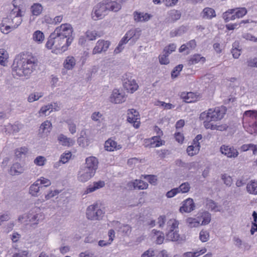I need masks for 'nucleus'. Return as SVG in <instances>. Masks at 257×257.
<instances>
[{"label": "nucleus", "mask_w": 257, "mask_h": 257, "mask_svg": "<svg viewBox=\"0 0 257 257\" xmlns=\"http://www.w3.org/2000/svg\"><path fill=\"white\" fill-rule=\"evenodd\" d=\"M98 161L96 158L94 157H89L87 158L85 160V166L83 168L90 171H92L94 173L98 168Z\"/></svg>", "instance_id": "7"}, {"label": "nucleus", "mask_w": 257, "mask_h": 257, "mask_svg": "<svg viewBox=\"0 0 257 257\" xmlns=\"http://www.w3.org/2000/svg\"><path fill=\"white\" fill-rule=\"evenodd\" d=\"M127 120L130 123L137 122V120L139 119V112L134 109H130L127 111Z\"/></svg>", "instance_id": "14"}, {"label": "nucleus", "mask_w": 257, "mask_h": 257, "mask_svg": "<svg viewBox=\"0 0 257 257\" xmlns=\"http://www.w3.org/2000/svg\"><path fill=\"white\" fill-rule=\"evenodd\" d=\"M171 22H174L180 19L181 16V13L178 10H173L169 13Z\"/></svg>", "instance_id": "28"}, {"label": "nucleus", "mask_w": 257, "mask_h": 257, "mask_svg": "<svg viewBox=\"0 0 257 257\" xmlns=\"http://www.w3.org/2000/svg\"><path fill=\"white\" fill-rule=\"evenodd\" d=\"M97 36L96 31H88L86 32V36L89 40H95Z\"/></svg>", "instance_id": "55"}, {"label": "nucleus", "mask_w": 257, "mask_h": 257, "mask_svg": "<svg viewBox=\"0 0 257 257\" xmlns=\"http://www.w3.org/2000/svg\"><path fill=\"white\" fill-rule=\"evenodd\" d=\"M206 207L210 209L211 211H220V210L218 209V206L217 205V203H215L213 200L210 199H206Z\"/></svg>", "instance_id": "29"}, {"label": "nucleus", "mask_w": 257, "mask_h": 257, "mask_svg": "<svg viewBox=\"0 0 257 257\" xmlns=\"http://www.w3.org/2000/svg\"><path fill=\"white\" fill-rule=\"evenodd\" d=\"M58 140L62 143L63 146H72L74 143L75 141L71 138H67L66 136L63 134H61L58 137Z\"/></svg>", "instance_id": "19"}, {"label": "nucleus", "mask_w": 257, "mask_h": 257, "mask_svg": "<svg viewBox=\"0 0 257 257\" xmlns=\"http://www.w3.org/2000/svg\"><path fill=\"white\" fill-rule=\"evenodd\" d=\"M187 222L190 227H196L201 225L196 218H188L187 219Z\"/></svg>", "instance_id": "44"}, {"label": "nucleus", "mask_w": 257, "mask_h": 257, "mask_svg": "<svg viewBox=\"0 0 257 257\" xmlns=\"http://www.w3.org/2000/svg\"><path fill=\"white\" fill-rule=\"evenodd\" d=\"M199 150V148L194 146V145H191L187 147V152L188 155L193 156L196 154Z\"/></svg>", "instance_id": "45"}, {"label": "nucleus", "mask_w": 257, "mask_h": 257, "mask_svg": "<svg viewBox=\"0 0 257 257\" xmlns=\"http://www.w3.org/2000/svg\"><path fill=\"white\" fill-rule=\"evenodd\" d=\"M82 133L83 132L82 131L81 134H82ZM77 141L79 145L83 148L88 146L90 143L89 139L87 137H84L83 135H81Z\"/></svg>", "instance_id": "27"}, {"label": "nucleus", "mask_w": 257, "mask_h": 257, "mask_svg": "<svg viewBox=\"0 0 257 257\" xmlns=\"http://www.w3.org/2000/svg\"><path fill=\"white\" fill-rule=\"evenodd\" d=\"M46 162V159L41 156H39L34 160V163L39 166H44Z\"/></svg>", "instance_id": "47"}, {"label": "nucleus", "mask_w": 257, "mask_h": 257, "mask_svg": "<svg viewBox=\"0 0 257 257\" xmlns=\"http://www.w3.org/2000/svg\"><path fill=\"white\" fill-rule=\"evenodd\" d=\"M43 95L42 92H36L31 93L28 97V101L30 102H32L34 101L38 100Z\"/></svg>", "instance_id": "41"}, {"label": "nucleus", "mask_w": 257, "mask_h": 257, "mask_svg": "<svg viewBox=\"0 0 257 257\" xmlns=\"http://www.w3.org/2000/svg\"><path fill=\"white\" fill-rule=\"evenodd\" d=\"M31 9L33 15L35 16H38L40 15L43 10L42 6L39 4H34L31 7Z\"/></svg>", "instance_id": "35"}, {"label": "nucleus", "mask_w": 257, "mask_h": 257, "mask_svg": "<svg viewBox=\"0 0 257 257\" xmlns=\"http://www.w3.org/2000/svg\"><path fill=\"white\" fill-rule=\"evenodd\" d=\"M38 59L34 56L23 53L14 59L12 74L19 77L29 76L38 66Z\"/></svg>", "instance_id": "1"}, {"label": "nucleus", "mask_w": 257, "mask_h": 257, "mask_svg": "<svg viewBox=\"0 0 257 257\" xmlns=\"http://www.w3.org/2000/svg\"><path fill=\"white\" fill-rule=\"evenodd\" d=\"M209 233L207 231L202 230L200 232V239L202 242H206L207 241L209 237Z\"/></svg>", "instance_id": "53"}, {"label": "nucleus", "mask_w": 257, "mask_h": 257, "mask_svg": "<svg viewBox=\"0 0 257 257\" xmlns=\"http://www.w3.org/2000/svg\"><path fill=\"white\" fill-rule=\"evenodd\" d=\"M235 11V10L229 9L223 13L222 17L226 23L229 22L230 20H234L236 18L235 14L232 15L234 13Z\"/></svg>", "instance_id": "21"}, {"label": "nucleus", "mask_w": 257, "mask_h": 257, "mask_svg": "<svg viewBox=\"0 0 257 257\" xmlns=\"http://www.w3.org/2000/svg\"><path fill=\"white\" fill-rule=\"evenodd\" d=\"M178 193H179L178 189L177 188H175L168 191L166 195L168 198H172L176 195Z\"/></svg>", "instance_id": "61"}, {"label": "nucleus", "mask_w": 257, "mask_h": 257, "mask_svg": "<svg viewBox=\"0 0 257 257\" xmlns=\"http://www.w3.org/2000/svg\"><path fill=\"white\" fill-rule=\"evenodd\" d=\"M200 61L204 62L205 61V58L204 57H201L199 54H195L190 57L188 62V64L189 65H194Z\"/></svg>", "instance_id": "26"}, {"label": "nucleus", "mask_w": 257, "mask_h": 257, "mask_svg": "<svg viewBox=\"0 0 257 257\" xmlns=\"http://www.w3.org/2000/svg\"><path fill=\"white\" fill-rule=\"evenodd\" d=\"M195 204L193 200L191 198H188L185 201L182 206L180 208V211L182 212H190L194 209Z\"/></svg>", "instance_id": "12"}, {"label": "nucleus", "mask_w": 257, "mask_h": 257, "mask_svg": "<svg viewBox=\"0 0 257 257\" xmlns=\"http://www.w3.org/2000/svg\"><path fill=\"white\" fill-rule=\"evenodd\" d=\"M69 126V131L71 134H74L76 132V125L72 122L69 121L67 122Z\"/></svg>", "instance_id": "64"}, {"label": "nucleus", "mask_w": 257, "mask_h": 257, "mask_svg": "<svg viewBox=\"0 0 257 257\" xmlns=\"http://www.w3.org/2000/svg\"><path fill=\"white\" fill-rule=\"evenodd\" d=\"M221 153L228 158H236L238 155L236 149L229 146L222 145L220 148Z\"/></svg>", "instance_id": "6"}, {"label": "nucleus", "mask_w": 257, "mask_h": 257, "mask_svg": "<svg viewBox=\"0 0 257 257\" xmlns=\"http://www.w3.org/2000/svg\"><path fill=\"white\" fill-rule=\"evenodd\" d=\"M123 85L124 88L127 91H131L132 93L136 91L138 88V85L135 80H124Z\"/></svg>", "instance_id": "13"}, {"label": "nucleus", "mask_w": 257, "mask_h": 257, "mask_svg": "<svg viewBox=\"0 0 257 257\" xmlns=\"http://www.w3.org/2000/svg\"><path fill=\"white\" fill-rule=\"evenodd\" d=\"M195 96V94L192 92H187V93L183 92L181 95V97L187 103H191L194 101Z\"/></svg>", "instance_id": "25"}, {"label": "nucleus", "mask_w": 257, "mask_h": 257, "mask_svg": "<svg viewBox=\"0 0 257 257\" xmlns=\"http://www.w3.org/2000/svg\"><path fill=\"white\" fill-rule=\"evenodd\" d=\"M185 27H180L178 29L174 31V32H170V36L172 37L180 36L184 32Z\"/></svg>", "instance_id": "52"}, {"label": "nucleus", "mask_w": 257, "mask_h": 257, "mask_svg": "<svg viewBox=\"0 0 257 257\" xmlns=\"http://www.w3.org/2000/svg\"><path fill=\"white\" fill-rule=\"evenodd\" d=\"M75 59L73 57L68 56L64 62V67L68 70L72 69L75 65Z\"/></svg>", "instance_id": "22"}, {"label": "nucleus", "mask_w": 257, "mask_h": 257, "mask_svg": "<svg viewBox=\"0 0 257 257\" xmlns=\"http://www.w3.org/2000/svg\"><path fill=\"white\" fill-rule=\"evenodd\" d=\"M178 0H163V2L167 7H172L175 5Z\"/></svg>", "instance_id": "63"}, {"label": "nucleus", "mask_w": 257, "mask_h": 257, "mask_svg": "<svg viewBox=\"0 0 257 257\" xmlns=\"http://www.w3.org/2000/svg\"><path fill=\"white\" fill-rule=\"evenodd\" d=\"M8 59V54L4 49H0V64L5 66Z\"/></svg>", "instance_id": "30"}, {"label": "nucleus", "mask_w": 257, "mask_h": 257, "mask_svg": "<svg viewBox=\"0 0 257 257\" xmlns=\"http://www.w3.org/2000/svg\"><path fill=\"white\" fill-rule=\"evenodd\" d=\"M169 55L166 53H163L159 57V62L162 65H167L169 63V60L168 58Z\"/></svg>", "instance_id": "46"}, {"label": "nucleus", "mask_w": 257, "mask_h": 257, "mask_svg": "<svg viewBox=\"0 0 257 257\" xmlns=\"http://www.w3.org/2000/svg\"><path fill=\"white\" fill-rule=\"evenodd\" d=\"M114 223L116 226L118 227L119 231H121L125 233H127L128 232H130V227L128 225L120 224L118 221H115Z\"/></svg>", "instance_id": "39"}, {"label": "nucleus", "mask_w": 257, "mask_h": 257, "mask_svg": "<svg viewBox=\"0 0 257 257\" xmlns=\"http://www.w3.org/2000/svg\"><path fill=\"white\" fill-rule=\"evenodd\" d=\"M232 10H235L234 14L236 18H242L245 15L247 12L245 8H237L232 9Z\"/></svg>", "instance_id": "34"}, {"label": "nucleus", "mask_w": 257, "mask_h": 257, "mask_svg": "<svg viewBox=\"0 0 257 257\" xmlns=\"http://www.w3.org/2000/svg\"><path fill=\"white\" fill-rule=\"evenodd\" d=\"M23 170L21 166V165L16 163H15L11 168L10 170V173L12 175H16L18 174H20L23 173Z\"/></svg>", "instance_id": "23"}, {"label": "nucleus", "mask_w": 257, "mask_h": 257, "mask_svg": "<svg viewBox=\"0 0 257 257\" xmlns=\"http://www.w3.org/2000/svg\"><path fill=\"white\" fill-rule=\"evenodd\" d=\"M52 124L50 121L47 120L44 121L41 125L40 127V130H42L43 133H49L51 130Z\"/></svg>", "instance_id": "36"}, {"label": "nucleus", "mask_w": 257, "mask_h": 257, "mask_svg": "<svg viewBox=\"0 0 257 257\" xmlns=\"http://www.w3.org/2000/svg\"><path fill=\"white\" fill-rule=\"evenodd\" d=\"M206 251V249L204 248L199 251L187 252L184 253V255L185 257H198V256L204 253Z\"/></svg>", "instance_id": "37"}, {"label": "nucleus", "mask_w": 257, "mask_h": 257, "mask_svg": "<svg viewBox=\"0 0 257 257\" xmlns=\"http://www.w3.org/2000/svg\"><path fill=\"white\" fill-rule=\"evenodd\" d=\"M109 45L110 42L108 41H104L103 40H99L93 50V54L100 53L102 52H105L108 49Z\"/></svg>", "instance_id": "8"}, {"label": "nucleus", "mask_w": 257, "mask_h": 257, "mask_svg": "<svg viewBox=\"0 0 257 257\" xmlns=\"http://www.w3.org/2000/svg\"><path fill=\"white\" fill-rule=\"evenodd\" d=\"M107 1L104 0L97 4L93 8L92 18L94 21L101 19L105 16V12L108 10L106 5Z\"/></svg>", "instance_id": "4"}, {"label": "nucleus", "mask_w": 257, "mask_h": 257, "mask_svg": "<svg viewBox=\"0 0 257 257\" xmlns=\"http://www.w3.org/2000/svg\"><path fill=\"white\" fill-rule=\"evenodd\" d=\"M157 251H155L153 250L152 249H149L148 250L145 251L142 254L141 257H153L155 255L158 256L156 253V252ZM166 251L163 250L160 252L159 255L162 256V257H167L168 255L167 254Z\"/></svg>", "instance_id": "17"}, {"label": "nucleus", "mask_w": 257, "mask_h": 257, "mask_svg": "<svg viewBox=\"0 0 257 257\" xmlns=\"http://www.w3.org/2000/svg\"><path fill=\"white\" fill-rule=\"evenodd\" d=\"M168 224L169 226H171L169 230H170L171 229H173V230L174 231V230L178 227V222H177V221H176L175 219L174 220H170L168 222Z\"/></svg>", "instance_id": "59"}, {"label": "nucleus", "mask_w": 257, "mask_h": 257, "mask_svg": "<svg viewBox=\"0 0 257 257\" xmlns=\"http://www.w3.org/2000/svg\"><path fill=\"white\" fill-rule=\"evenodd\" d=\"M105 185L104 182L103 181H99L95 182L92 185H90L85 191L86 193H89L95 191L97 189L103 187Z\"/></svg>", "instance_id": "16"}, {"label": "nucleus", "mask_w": 257, "mask_h": 257, "mask_svg": "<svg viewBox=\"0 0 257 257\" xmlns=\"http://www.w3.org/2000/svg\"><path fill=\"white\" fill-rule=\"evenodd\" d=\"M226 109L225 107H216L213 110L209 109L207 112H202L199 118L200 120H206L207 121H217L223 118L225 114Z\"/></svg>", "instance_id": "3"}, {"label": "nucleus", "mask_w": 257, "mask_h": 257, "mask_svg": "<svg viewBox=\"0 0 257 257\" xmlns=\"http://www.w3.org/2000/svg\"><path fill=\"white\" fill-rule=\"evenodd\" d=\"M237 46V43L235 42L233 44V48H234L232 49L231 52L232 53L233 57L234 58H238L240 55L239 53V50L236 48V46Z\"/></svg>", "instance_id": "51"}, {"label": "nucleus", "mask_w": 257, "mask_h": 257, "mask_svg": "<svg viewBox=\"0 0 257 257\" xmlns=\"http://www.w3.org/2000/svg\"><path fill=\"white\" fill-rule=\"evenodd\" d=\"M110 101L114 103H122L125 101L124 95L119 90L114 89L110 97Z\"/></svg>", "instance_id": "10"}, {"label": "nucleus", "mask_w": 257, "mask_h": 257, "mask_svg": "<svg viewBox=\"0 0 257 257\" xmlns=\"http://www.w3.org/2000/svg\"><path fill=\"white\" fill-rule=\"evenodd\" d=\"M54 105L52 104H49L45 106L42 107L40 110H39V113L45 114L47 110L50 109H52L53 108Z\"/></svg>", "instance_id": "57"}, {"label": "nucleus", "mask_w": 257, "mask_h": 257, "mask_svg": "<svg viewBox=\"0 0 257 257\" xmlns=\"http://www.w3.org/2000/svg\"><path fill=\"white\" fill-rule=\"evenodd\" d=\"M71 156V153L70 152H68L66 153H64L61 156L59 160L60 161V162L62 163V164H65L68 161Z\"/></svg>", "instance_id": "48"}, {"label": "nucleus", "mask_w": 257, "mask_h": 257, "mask_svg": "<svg viewBox=\"0 0 257 257\" xmlns=\"http://www.w3.org/2000/svg\"><path fill=\"white\" fill-rule=\"evenodd\" d=\"M190 188V184L188 182L182 183L180 186L177 188L178 191L179 192L183 193L188 192Z\"/></svg>", "instance_id": "42"}, {"label": "nucleus", "mask_w": 257, "mask_h": 257, "mask_svg": "<svg viewBox=\"0 0 257 257\" xmlns=\"http://www.w3.org/2000/svg\"><path fill=\"white\" fill-rule=\"evenodd\" d=\"M38 180L31 185L29 188V193L33 196H37L40 188H42V186H40Z\"/></svg>", "instance_id": "24"}, {"label": "nucleus", "mask_w": 257, "mask_h": 257, "mask_svg": "<svg viewBox=\"0 0 257 257\" xmlns=\"http://www.w3.org/2000/svg\"><path fill=\"white\" fill-rule=\"evenodd\" d=\"M204 125L206 128H210L212 130H215L216 128V124H212L209 123L210 121H207L206 120L204 119Z\"/></svg>", "instance_id": "62"}, {"label": "nucleus", "mask_w": 257, "mask_h": 257, "mask_svg": "<svg viewBox=\"0 0 257 257\" xmlns=\"http://www.w3.org/2000/svg\"><path fill=\"white\" fill-rule=\"evenodd\" d=\"M22 16L21 10L19 8L17 14H16V16L13 18L11 19L12 23H15L14 25L12 26V29L14 30L17 28L19 25H20L22 22V19L21 18Z\"/></svg>", "instance_id": "18"}, {"label": "nucleus", "mask_w": 257, "mask_h": 257, "mask_svg": "<svg viewBox=\"0 0 257 257\" xmlns=\"http://www.w3.org/2000/svg\"><path fill=\"white\" fill-rule=\"evenodd\" d=\"M248 66L257 68V58L250 59L247 61Z\"/></svg>", "instance_id": "60"}, {"label": "nucleus", "mask_w": 257, "mask_h": 257, "mask_svg": "<svg viewBox=\"0 0 257 257\" xmlns=\"http://www.w3.org/2000/svg\"><path fill=\"white\" fill-rule=\"evenodd\" d=\"M134 187L137 188L139 189H145L147 188L148 184L147 183L142 180H136L134 183Z\"/></svg>", "instance_id": "40"}, {"label": "nucleus", "mask_w": 257, "mask_h": 257, "mask_svg": "<svg viewBox=\"0 0 257 257\" xmlns=\"http://www.w3.org/2000/svg\"><path fill=\"white\" fill-rule=\"evenodd\" d=\"M202 18L211 19L216 16L215 11L210 8H205L202 11Z\"/></svg>", "instance_id": "20"}, {"label": "nucleus", "mask_w": 257, "mask_h": 257, "mask_svg": "<svg viewBox=\"0 0 257 257\" xmlns=\"http://www.w3.org/2000/svg\"><path fill=\"white\" fill-rule=\"evenodd\" d=\"M221 179L223 180L224 183L228 186H230L232 183V179L229 176L223 174L221 176Z\"/></svg>", "instance_id": "49"}, {"label": "nucleus", "mask_w": 257, "mask_h": 257, "mask_svg": "<svg viewBox=\"0 0 257 257\" xmlns=\"http://www.w3.org/2000/svg\"><path fill=\"white\" fill-rule=\"evenodd\" d=\"M201 216L203 218V221L201 225H207L211 221V214L208 211H204L201 213Z\"/></svg>", "instance_id": "33"}, {"label": "nucleus", "mask_w": 257, "mask_h": 257, "mask_svg": "<svg viewBox=\"0 0 257 257\" xmlns=\"http://www.w3.org/2000/svg\"><path fill=\"white\" fill-rule=\"evenodd\" d=\"M104 148L107 151H113L114 150L121 148L120 145L117 146V143L111 139H109L105 142Z\"/></svg>", "instance_id": "15"}, {"label": "nucleus", "mask_w": 257, "mask_h": 257, "mask_svg": "<svg viewBox=\"0 0 257 257\" xmlns=\"http://www.w3.org/2000/svg\"><path fill=\"white\" fill-rule=\"evenodd\" d=\"M5 24L2 23L1 26V31L2 33L4 34H8L10 32V29H12V26H5Z\"/></svg>", "instance_id": "58"}, {"label": "nucleus", "mask_w": 257, "mask_h": 257, "mask_svg": "<svg viewBox=\"0 0 257 257\" xmlns=\"http://www.w3.org/2000/svg\"><path fill=\"white\" fill-rule=\"evenodd\" d=\"M176 45L174 44H171L167 47H165L163 53H166L169 55L176 49Z\"/></svg>", "instance_id": "50"}, {"label": "nucleus", "mask_w": 257, "mask_h": 257, "mask_svg": "<svg viewBox=\"0 0 257 257\" xmlns=\"http://www.w3.org/2000/svg\"><path fill=\"white\" fill-rule=\"evenodd\" d=\"M102 211L99 209L97 205H90L86 210L87 218L90 220H99L103 216Z\"/></svg>", "instance_id": "5"}, {"label": "nucleus", "mask_w": 257, "mask_h": 257, "mask_svg": "<svg viewBox=\"0 0 257 257\" xmlns=\"http://www.w3.org/2000/svg\"><path fill=\"white\" fill-rule=\"evenodd\" d=\"M33 39L38 43H42L44 39V35L41 31L37 30L34 33Z\"/></svg>", "instance_id": "31"}, {"label": "nucleus", "mask_w": 257, "mask_h": 257, "mask_svg": "<svg viewBox=\"0 0 257 257\" xmlns=\"http://www.w3.org/2000/svg\"><path fill=\"white\" fill-rule=\"evenodd\" d=\"M94 174L95 173L92 171L83 168L79 171L78 178L79 181L85 182L89 180Z\"/></svg>", "instance_id": "9"}, {"label": "nucleus", "mask_w": 257, "mask_h": 257, "mask_svg": "<svg viewBox=\"0 0 257 257\" xmlns=\"http://www.w3.org/2000/svg\"><path fill=\"white\" fill-rule=\"evenodd\" d=\"M145 178L151 184L156 185L157 181L156 176L155 175H147L145 176Z\"/></svg>", "instance_id": "56"}, {"label": "nucleus", "mask_w": 257, "mask_h": 257, "mask_svg": "<svg viewBox=\"0 0 257 257\" xmlns=\"http://www.w3.org/2000/svg\"><path fill=\"white\" fill-rule=\"evenodd\" d=\"M167 239L172 241H184L186 239V236L184 235H180L177 231H174L173 229L169 231L166 234Z\"/></svg>", "instance_id": "11"}, {"label": "nucleus", "mask_w": 257, "mask_h": 257, "mask_svg": "<svg viewBox=\"0 0 257 257\" xmlns=\"http://www.w3.org/2000/svg\"><path fill=\"white\" fill-rule=\"evenodd\" d=\"M246 189L250 194H257V181H251L250 184H248Z\"/></svg>", "instance_id": "32"}, {"label": "nucleus", "mask_w": 257, "mask_h": 257, "mask_svg": "<svg viewBox=\"0 0 257 257\" xmlns=\"http://www.w3.org/2000/svg\"><path fill=\"white\" fill-rule=\"evenodd\" d=\"M56 33H51L50 35L48 40L47 41L46 46L48 49H52V47L54 46L55 48V35Z\"/></svg>", "instance_id": "38"}, {"label": "nucleus", "mask_w": 257, "mask_h": 257, "mask_svg": "<svg viewBox=\"0 0 257 257\" xmlns=\"http://www.w3.org/2000/svg\"><path fill=\"white\" fill-rule=\"evenodd\" d=\"M141 32V30H138V29H135V30H131L129 31H128L125 35L127 36V37L130 39H131L132 38L134 37V36H135L136 34L137 33H139V35H140V33Z\"/></svg>", "instance_id": "54"}, {"label": "nucleus", "mask_w": 257, "mask_h": 257, "mask_svg": "<svg viewBox=\"0 0 257 257\" xmlns=\"http://www.w3.org/2000/svg\"><path fill=\"white\" fill-rule=\"evenodd\" d=\"M72 28L68 24L61 25L55 30V49L65 51L70 45L73 37L71 36Z\"/></svg>", "instance_id": "2"}, {"label": "nucleus", "mask_w": 257, "mask_h": 257, "mask_svg": "<svg viewBox=\"0 0 257 257\" xmlns=\"http://www.w3.org/2000/svg\"><path fill=\"white\" fill-rule=\"evenodd\" d=\"M183 67V65L182 64H179L176 66L171 72L172 77L173 78L177 77L180 72L182 70Z\"/></svg>", "instance_id": "43"}]
</instances>
